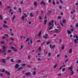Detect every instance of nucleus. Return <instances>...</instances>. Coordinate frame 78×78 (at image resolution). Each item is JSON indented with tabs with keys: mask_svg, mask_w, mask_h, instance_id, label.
Wrapping results in <instances>:
<instances>
[{
	"mask_svg": "<svg viewBox=\"0 0 78 78\" xmlns=\"http://www.w3.org/2000/svg\"><path fill=\"white\" fill-rule=\"evenodd\" d=\"M45 36H43V37L45 39H48V35L47 34H45Z\"/></svg>",
	"mask_w": 78,
	"mask_h": 78,
	"instance_id": "f257e3e1",
	"label": "nucleus"
},
{
	"mask_svg": "<svg viewBox=\"0 0 78 78\" xmlns=\"http://www.w3.org/2000/svg\"><path fill=\"white\" fill-rule=\"evenodd\" d=\"M40 3H41V4H42V5H44V6H45V5H46L44 1H42Z\"/></svg>",
	"mask_w": 78,
	"mask_h": 78,
	"instance_id": "f03ea898",
	"label": "nucleus"
},
{
	"mask_svg": "<svg viewBox=\"0 0 78 78\" xmlns=\"http://www.w3.org/2000/svg\"><path fill=\"white\" fill-rule=\"evenodd\" d=\"M30 75L31 73L30 72H28L25 74V75H26V76H27L28 75Z\"/></svg>",
	"mask_w": 78,
	"mask_h": 78,
	"instance_id": "7ed1b4c3",
	"label": "nucleus"
},
{
	"mask_svg": "<svg viewBox=\"0 0 78 78\" xmlns=\"http://www.w3.org/2000/svg\"><path fill=\"white\" fill-rule=\"evenodd\" d=\"M19 66L18 64H16L14 66L16 68H19Z\"/></svg>",
	"mask_w": 78,
	"mask_h": 78,
	"instance_id": "20e7f679",
	"label": "nucleus"
},
{
	"mask_svg": "<svg viewBox=\"0 0 78 78\" xmlns=\"http://www.w3.org/2000/svg\"><path fill=\"white\" fill-rule=\"evenodd\" d=\"M22 69H23V67H20L17 69V71H19V70H22Z\"/></svg>",
	"mask_w": 78,
	"mask_h": 78,
	"instance_id": "39448f33",
	"label": "nucleus"
},
{
	"mask_svg": "<svg viewBox=\"0 0 78 78\" xmlns=\"http://www.w3.org/2000/svg\"><path fill=\"white\" fill-rule=\"evenodd\" d=\"M74 43L76 44L78 42V39H74Z\"/></svg>",
	"mask_w": 78,
	"mask_h": 78,
	"instance_id": "423d86ee",
	"label": "nucleus"
},
{
	"mask_svg": "<svg viewBox=\"0 0 78 78\" xmlns=\"http://www.w3.org/2000/svg\"><path fill=\"white\" fill-rule=\"evenodd\" d=\"M67 32L68 34H71V33H72V32L69 30H67Z\"/></svg>",
	"mask_w": 78,
	"mask_h": 78,
	"instance_id": "0eeeda50",
	"label": "nucleus"
},
{
	"mask_svg": "<svg viewBox=\"0 0 78 78\" xmlns=\"http://www.w3.org/2000/svg\"><path fill=\"white\" fill-rule=\"evenodd\" d=\"M69 69L70 70H72V69H73V67H72V66H71L69 67Z\"/></svg>",
	"mask_w": 78,
	"mask_h": 78,
	"instance_id": "6e6552de",
	"label": "nucleus"
},
{
	"mask_svg": "<svg viewBox=\"0 0 78 78\" xmlns=\"http://www.w3.org/2000/svg\"><path fill=\"white\" fill-rule=\"evenodd\" d=\"M42 33V32L41 31H40L39 33L38 34V36H39V37H40L41 36V33Z\"/></svg>",
	"mask_w": 78,
	"mask_h": 78,
	"instance_id": "1a4fd4ad",
	"label": "nucleus"
},
{
	"mask_svg": "<svg viewBox=\"0 0 78 78\" xmlns=\"http://www.w3.org/2000/svg\"><path fill=\"white\" fill-rule=\"evenodd\" d=\"M3 27L4 28H5H5H8V26H7V25H5V24H3Z\"/></svg>",
	"mask_w": 78,
	"mask_h": 78,
	"instance_id": "9d476101",
	"label": "nucleus"
},
{
	"mask_svg": "<svg viewBox=\"0 0 78 78\" xmlns=\"http://www.w3.org/2000/svg\"><path fill=\"white\" fill-rule=\"evenodd\" d=\"M44 24L46 25L47 23V20H45L44 21Z\"/></svg>",
	"mask_w": 78,
	"mask_h": 78,
	"instance_id": "9b49d317",
	"label": "nucleus"
},
{
	"mask_svg": "<svg viewBox=\"0 0 78 78\" xmlns=\"http://www.w3.org/2000/svg\"><path fill=\"white\" fill-rule=\"evenodd\" d=\"M22 20H25V17L24 16H22L21 17Z\"/></svg>",
	"mask_w": 78,
	"mask_h": 78,
	"instance_id": "f8f14e48",
	"label": "nucleus"
},
{
	"mask_svg": "<svg viewBox=\"0 0 78 78\" xmlns=\"http://www.w3.org/2000/svg\"><path fill=\"white\" fill-rule=\"evenodd\" d=\"M62 21L63 23H64V24L66 23V20H63Z\"/></svg>",
	"mask_w": 78,
	"mask_h": 78,
	"instance_id": "ddd939ff",
	"label": "nucleus"
},
{
	"mask_svg": "<svg viewBox=\"0 0 78 78\" xmlns=\"http://www.w3.org/2000/svg\"><path fill=\"white\" fill-rule=\"evenodd\" d=\"M72 49H70L69 51V53H72Z\"/></svg>",
	"mask_w": 78,
	"mask_h": 78,
	"instance_id": "4468645a",
	"label": "nucleus"
},
{
	"mask_svg": "<svg viewBox=\"0 0 78 78\" xmlns=\"http://www.w3.org/2000/svg\"><path fill=\"white\" fill-rule=\"evenodd\" d=\"M71 75H73L74 73L73 72V70H71Z\"/></svg>",
	"mask_w": 78,
	"mask_h": 78,
	"instance_id": "2eb2a0df",
	"label": "nucleus"
},
{
	"mask_svg": "<svg viewBox=\"0 0 78 78\" xmlns=\"http://www.w3.org/2000/svg\"><path fill=\"white\" fill-rule=\"evenodd\" d=\"M6 60L5 59H2V62L3 63H6V62H5Z\"/></svg>",
	"mask_w": 78,
	"mask_h": 78,
	"instance_id": "dca6fc26",
	"label": "nucleus"
},
{
	"mask_svg": "<svg viewBox=\"0 0 78 78\" xmlns=\"http://www.w3.org/2000/svg\"><path fill=\"white\" fill-rule=\"evenodd\" d=\"M7 53H11V50H7Z\"/></svg>",
	"mask_w": 78,
	"mask_h": 78,
	"instance_id": "f3484780",
	"label": "nucleus"
},
{
	"mask_svg": "<svg viewBox=\"0 0 78 78\" xmlns=\"http://www.w3.org/2000/svg\"><path fill=\"white\" fill-rule=\"evenodd\" d=\"M6 51V50L5 49H3L2 52H1L0 53H4V52H5Z\"/></svg>",
	"mask_w": 78,
	"mask_h": 78,
	"instance_id": "a211bd4d",
	"label": "nucleus"
},
{
	"mask_svg": "<svg viewBox=\"0 0 78 78\" xmlns=\"http://www.w3.org/2000/svg\"><path fill=\"white\" fill-rule=\"evenodd\" d=\"M30 15L31 17H34V15H33V14H32V13H30Z\"/></svg>",
	"mask_w": 78,
	"mask_h": 78,
	"instance_id": "6ab92c4d",
	"label": "nucleus"
},
{
	"mask_svg": "<svg viewBox=\"0 0 78 78\" xmlns=\"http://www.w3.org/2000/svg\"><path fill=\"white\" fill-rule=\"evenodd\" d=\"M51 23L50 22L49 23L48 25V27H49V26H51Z\"/></svg>",
	"mask_w": 78,
	"mask_h": 78,
	"instance_id": "aec40b11",
	"label": "nucleus"
},
{
	"mask_svg": "<svg viewBox=\"0 0 78 78\" xmlns=\"http://www.w3.org/2000/svg\"><path fill=\"white\" fill-rule=\"evenodd\" d=\"M21 66H22L23 67H24L26 66V64H23L21 65Z\"/></svg>",
	"mask_w": 78,
	"mask_h": 78,
	"instance_id": "412c9836",
	"label": "nucleus"
},
{
	"mask_svg": "<svg viewBox=\"0 0 78 78\" xmlns=\"http://www.w3.org/2000/svg\"><path fill=\"white\" fill-rule=\"evenodd\" d=\"M56 46L55 45H53L51 48V49L52 48H54V47H55Z\"/></svg>",
	"mask_w": 78,
	"mask_h": 78,
	"instance_id": "4be33fe9",
	"label": "nucleus"
},
{
	"mask_svg": "<svg viewBox=\"0 0 78 78\" xmlns=\"http://www.w3.org/2000/svg\"><path fill=\"white\" fill-rule=\"evenodd\" d=\"M19 12H22V11H21V8H19Z\"/></svg>",
	"mask_w": 78,
	"mask_h": 78,
	"instance_id": "5701e85b",
	"label": "nucleus"
},
{
	"mask_svg": "<svg viewBox=\"0 0 78 78\" xmlns=\"http://www.w3.org/2000/svg\"><path fill=\"white\" fill-rule=\"evenodd\" d=\"M52 4H53V5H54V6H55L56 5H55V2L54 1H53Z\"/></svg>",
	"mask_w": 78,
	"mask_h": 78,
	"instance_id": "b1692460",
	"label": "nucleus"
},
{
	"mask_svg": "<svg viewBox=\"0 0 78 78\" xmlns=\"http://www.w3.org/2000/svg\"><path fill=\"white\" fill-rule=\"evenodd\" d=\"M4 35L6 36V37H9V36H8V35L7 34H5Z\"/></svg>",
	"mask_w": 78,
	"mask_h": 78,
	"instance_id": "393cba45",
	"label": "nucleus"
},
{
	"mask_svg": "<svg viewBox=\"0 0 78 78\" xmlns=\"http://www.w3.org/2000/svg\"><path fill=\"white\" fill-rule=\"evenodd\" d=\"M3 48V49H6V47L5 46H3L2 47Z\"/></svg>",
	"mask_w": 78,
	"mask_h": 78,
	"instance_id": "a878e982",
	"label": "nucleus"
},
{
	"mask_svg": "<svg viewBox=\"0 0 78 78\" xmlns=\"http://www.w3.org/2000/svg\"><path fill=\"white\" fill-rule=\"evenodd\" d=\"M75 37H76V39H78V36L77 35H76V34L75 35Z\"/></svg>",
	"mask_w": 78,
	"mask_h": 78,
	"instance_id": "bb28decb",
	"label": "nucleus"
},
{
	"mask_svg": "<svg viewBox=\"0 0 78 78\" xmlns=\"http://www.w3.org/2000/svg\"><path fill=\"white\" fill-rule=\"evenodd\" d=\"M34 4L35 6H37V3H36V2H34Z\"/></svg>",
	"mask_w": 78,
	"mask_h": 78,
	"instance_id": "cd10ccee",
	"label": "nucleus"
},
{
	"mask_svg": "<svg viewBox=\"0 0 78 78\" xmlns=\"http://www.w3.org/2000/svg\"><path fill=\"white\" fill-rule=\"evenodd\" d=\"M0 43L2 44H5V43L3 41H1Z\"/></svg>",
	"mask_w": 78,
	"mask_h": 78,
	"instance_id": "c85d7f7f",
	"label": "nucleus"
},
{
	"mask_svg": "<svg viewBox=\"0 0 78 78\" xmlns=\"http://www.w3.org/2000/svg\"><path fill=\"white\" fill-rule=\"evenodd\" d=\"M64 48V46L63 45L61 48L62 50H63Z\"/></svg>",
	"mask_w": 78,
	"mask_h": 78,
	"instance_id": "c756f323",
	"label": "nucleus"
},
{
	"mask_svg": "<svg viewBox=\"0 0 78 78\" xmlns=\"http://www.w3.org/2000/svg\"><path fill=\"white\" fill-rule=\"evenodd\" d=\"M76 28H78V23H76Z\"/></svg>",
	"mask_w": 78,
	"mask_h": 78,
	"instance_id": "7c9ffc66",
	"label": "nucleus"
},
{
	"mask_svg": "<svg viewBox=\"0 0 78 78\" xmlns=\"http://www.w3.org/2000/svg\"><path fill=\"white\" fill-rule=\"evenodd\" d=\"M0 18L1 20H2V15H0Z\"/></svg>",
	"mask_w": 78,
	"mask_h": 78,
	"instance_id": "2f4dec72",
	"label": "nucleus"
},
{
	"mask_svg": "<svg viewBox=\"0 0 78 78\" xmlns=\"http://www.w3.org/2000/svg\"><path fill=\"white\" fill-rule=\"evenodd\" d=\"M30 44H33V41H32V40H31V39H30Z\"/></svg>",
	"mask_w": 78,
	"mask_h": 78,
	"instance_id": "473e14b6",
	"label": "nucleus"
},
{
	"mask_svg": "<svg viewBox=\"0 0 78 78\" xmlns=\"http://www.w3.org/2000/svg\"><path fill=\"white\" fill-rule=\"evenodd\" d=\"M57 66V65H55L54 66V68L55 69L56 66Z\"/></svg>",
	"mask_w": 78,
	"mask_h": 78,
	"instance_id": "72a5a7b5",
	"label": "nucleus"
},
{
	"mask_svg": "<svg viewBox=\"0 0 78 78\" xmlns=\"http://www.w3.org/2000/svg\"><path fill=\"white\" fill-rule=\"evenodd\" d=\"M33 73L34 74V75H36V72L35 71H34L33 72Z\"/></svg>",
	"mask_w": 78,
	"mask_h": 78,
	"instance_id": "f704fd0d",
	"label": "nucleus"
},
{
	"mask_svg": "<svg viewBox=\"0 0 78 78\" xmlns=\"http://www.w3.org/2000/svg\"><path fill=\"white\" fill-rule=\"evenodd\" d=\"M13 50V51H17V49H16V48H15Z\"/></svg>",
	"mask_w": 78,
	"mask_h": 78,
	"instance_id": "c9c22d12",
	"label": "nucleus"
},
{
	"mask_svg": "<svg viewBox=\"0 0 78 78\" xmlns=\"http://www.w3.org/2000/svg\"><path fill=\"white\" fill-rule=\"evenodd\" d=\"M48 13H51V12H52V11H51V10H48Z\"/></svg>",
	"mask_w": 78,
	"mask_h": 78,
	"instance_id": "e433bc0d",
	"label": "nucleus"
},
{
	"mask_svg": "<svg viewBox=\"0 0 78 78\" xmlns=\"http://www.w3.org/2000/svg\"><path fill=\"white\" fill-rule=\"evenodd\" d=\"M60 2H61V4L63 3V2L62 0H60Z\"/></svg>",
	"mask_w": 78,
	"mask_h": 78,
	"instance_id": "4c0bfd02",
	"label": "nucleus"
},
{
	"mask_svg": "<svg viewBox=\"0 0 78 78\" xmlns=\"http://www.w3.org/2000/svg\"><path fill=\"white\" fill-rule=\"evenodd\" d=\"M53 29V28H52V27H50L49 28V30H51Z\"/></svg>",
	"mask_w": 78,
	"mask_h": 78,
	"instance_id": "58836bf2",
	"label": "nucleus"
},
{
	"mask_svg": "<svg viewBox=\"0 0 78 78\" xmlns=\"http://www.w3.org/2000/svg\"><path fill=\"white\" fill-rule=\"evenodd\" d=\"M66 70V69L65 68H63L62 69V72H64V71L65 70Z\"/></svg>",
	"mask_w": 78,
	"mask_h": 78,
	"instance_id": "ea45409f",
	"label": "nucleus"
},
{
	"mask_svg": "<svg viewBox=\"0 0 78 78\" xmlns=\"http://www.w3.org/2000/svg\"><path fill=\"white\" fill-rule=\"evenodd\" d=\"M4 23H5V24H6L7 22H6V21L5 20L4 22Z\"/></svg>",
	"mask_w": 78,
	"mask_h": 78,
	"instance_id": "a19ab883",
	"label": "nucleus"
},
{
	"mask_svg": "<svg viewBox=\"0 0 78 78\" xmlns=\"http://www.w3.org/2000/svg\"><path fill=\"white\" fill-rule=\"evenodd\" d=\"M7 74L8 75H10V73H9V72H7Z\"/></svg>",
	"mask_w": 78,
	"mask_h": 78,
	"instance_id": "79ce46f5",
	"label": "nucleus"
},
{
	"mask_svg": "<svg viewBox=\"0 0 78 78\" xmlns=\"http://www.w3.org/2000/svg\"><path fill=\"white\" fill-rule=\"evenodd\" d=\"M23 47V46H21V48H20V50H22V48Z\"/></svg>",
	"mask_w": 78,
	"mask_h": 78,
	"instance_id": "37998d69",
	"label": "nucleus"
},
{
	"mask_svg": "<svg viewBox=\"0 0 78 78\" xmlns=\"http://www.w3.org/2000/svg\"><path fill=\"white\" fill-rule=\"evenodd\" d=\"M5 72V70L4 69H3L2 70V72L3 73V72Z\"/></svg>",
	"mask_w": 78,
	"mask_h": 78,
	"instance_id": "c03bdc74",
	"label": "nucleus"
},
{
	"mask_svg": "<svg viewBox=\"0 0 78 78\" xmlns=\"http://www.w3.org/2000/svg\"><path fill=\"white\" fill-rule=\"evenodd\" d=\"M60 24H61V25L62 26V27H64V26L63 25V24L62 23L60 22Z\"/></svg>",
	"mask_w": 78,
	"mask_h": 78,
	"instance_id": "a18cd8bd",
	"label": "nucleus"
},
{
	"mask_svg": "<svg viewBox=\"0 0 78 78\" xmlns=\"http://www.w3.org/2000/svg\"><path fill=\"white\" fill-rule=\"evenodd\" d=\"M71 31H74V29H72L70 30Z\"/></svg>",
	"mask_w": 78,
	"mask_h": 78,
	"instance_id": "49530a36",
	"label": "nucleus"
},
{
	"mask_svg": "<svg viewBox=\"0 0 78 78\" xmlns=\"http://www.w3.org/2000/svg\"><path fill=\"white\" fill-rule=\"evenodd\" d=\"M68 61V59H66V60H65V62H67Z\"/></svg>",
	"mask_w": 78,
	"mask_h": 78,
	"instance_id": "de8ad7c7",
	"label": "nucleus"
},
{
	"mask_svg": "<svg viewBox=\"0 0 78 78\" xmlns=\"http://www.w3.org/2000/svg\"><path fill=\"white\" fill-rule=\"evenodd\" d=\"M10 58H11V57H7V59H10Z\"/></svg>",
	"mask_w": 78,
	"mask_h": 78,
	"instance_id": "09e8293b",
	"label": "nucleus"
},
{
	"mask_svg": "<svg viewBox=\"0 0 78 78\" xmlns=\"http://www.w3.org/2000/svg\"><path fill=\"white\" fill-rule=\"evenodd\" d=\"M13 9H14V10H16L17 9V8H16V7H14Z\"/></svg>",
	"mask_w": 78,
	"mask_h": 78,
	"instance_id": "8fccbe9b",
	"label": "nucleus"
},
{
	"mask_svg": "<svg viewBox=\"0 0 78 78\" xmlns=\"http://www.w3.org/2000/svg\"><path fill=\"white\" fill-rule=\"evenodd\" d=\"M48 55L49 56H51V54L49 52L48 53Z\"/></svg>",
	"mask_w": 78,
	"mask_h": 78,
	"instance_id": "3c124183",
	"label": "nucleus"
},
{
	"mask_svg": "<svg viewBox=\"0 0 78 78\" xmlns=\"http://www.w3.org/2000/svg\"><path fill=\"white\" fill-rule=\"evenodd\" d=\"M56 3L57 5H58V4H59V2L57 1L56 2Z\"/></svg>",
	"mask_w": 78,
	"mask_h": 78,
	"instance_id": "603ef678",
	"label": "nucleus"
},
{
	"mask_svg": "<svg viewBox=\"0 0 78 78\" xmlns=\"http://www.w3.org/2000/svg\"><path fill=\"white\" fill-rule=\"evenodd\" d=\"M55 33H59V32L58 31V30H56V31H55Z\"/></svg>",
	"mask_w": 78,
	"mask_h": 78,
	"instance_id": "864d4df0",
	"label": "nucleus"
},
{
	"mask_svg": "<svg viewBox=\"0 0 78 78\" xmlns=\"http://www.w3.org/2000/svg\"><path fill=\"white\" fill-rule=\"evenodd\" d=\"M44 19H47V16L45 15Z\"/></svg>",
	"mask_w": 78,
	"mask_h": 78,
	"instance_id": "5fc2aeb1",
	"label": "nucleus"
},
{
	"mask_svg": "<svg viewBox=\"0 0 78 78\" xmlns=\"http://www.w3.org/2000/svg\"><path fill=\"white\" fill-rule=\"evenodd\" d=\"M11 48H12V49H14L15 48L13 46L11 47Z\"/></svg>",
	"mask_w": 78,
	"mask_h": 78,
	"instance_id": "6e6d98bb",
	"label": "nucleus"
},
{
	"mask_svg": "<svg viewBox=\"0 0 78 78\" xmlns=\"http://www.w3.org/2000/svg\"><path fill=\"white\" fill-rule=\"evenodd\" d=\"M5 37H6L4 36L2 37V39H5Z\"/></svg>",
	"mask_w": 78,
	"mask_h": 78,
	"instance_id": "4d7b16f0",
	"label": "nucleus"
},
{
	"mask_svg": "<svg viewBox=\"0 0 78 78\" xmlns=\"http://www.w3.org/2000/svg\"><path fill=\"white\" fill-rule=\"evenodd\" d=\"M39 18L40 20H41V19H42V17H41V16H39Z\"/></svg>",
	"mask_w": 78,
	"mask_h": 78,
	"instance_id": "13d9d810",
	"label": "nucleus"
},
{
	"mask_svg": "<svg viewBox=\"0 0 78 78\" xmlns=\"http://www.w3.org/2000/svg\"><path fill=\"white\" fill-rule=\"evenodd\" d=\"M18 62H21V60H19L18 61Z\"/></svg>",
	"mask_w": 78,
	"mask_h": 78,
	"instance_id": "bf43d9fd",
	"label": "nucleus"
},
{
	"mask_svg": "<svg viewBox=\"0 0 78 78\" xmlns=\"http://www.w3.org/2000/svg\"><path fill=\"white\" fill-rule=\"evenodd\" d=\"M11 62H13V61H14V60L13 59H11Z\"/></svg>",
	"mask_w": 78,
	"mask_h": 78,
	"instance_id": "052dcab7",
	"label": "nucleus"
},
{
	"mask_svg": "<svg viewBox=\"0 0 78 78\" xmlns=\"http://www.w3.org/2000/svg\"><path fill=\"white\" fill-rule=\"evenodd\" d=\"M27 67H28V68H30L31 67V66L29 65L27 66Z\"/></svg>",
	"mask_w": 78,
	"mask_h": 78,
	"instance_id": "680f3d73",
	"label": "nucleus"
},
{
	"mask_svg": "<svg viewBox=\"0 0 78 78\" xmlns=\"http://www.w3.org/2000/svg\"><path fill=\"white\" fill-rule=\"evenodd\" d=\"M58 76H61V74L60 73H59L58 74Z\"/></svg>",
	"mask_w": 78,
	"mask_h": 78,
	"instance_id": "e2e57ef3",
	"label": "nucleus"
},
{
	"mask_svg": "<svg viewBox=\"0 0 78 78\" xmlns=\"http://www.w3.org/2000/svg\"><path fill=\"white\" fill-rule=\"evenodd\" d=\"M0 75H1V76H0L1 77H2V76H3V74L1 73Z\"/></svg>",
	"mask_w": 78,
	"mask_h": 78,
	"instance_id": "0e129e2a",
	"label": "nucleus"
},
{
	"mask_svg": "<svg viewBox=\"0 0 78 78\" xmlns=\"http://www.w3.org/2000/svg\"><path fill=\"white\" fill-rule=\"evenodd\" d=\"M11 11H12V9H10V11H9V13H10L11 12Z\"/></svg>",
	"mask_w": 78,
	"mask_h": 78,
	"instance_id": "69168bd1",
	"label": "nucleus"
},
{
	"mask_svg": "<svg viewBox=\"0 0 78 78\" xmlns=\"http://www.w3.org/2000/svg\"><path fill=\"white\" fill-rule=\"evenodd\" d=\"M57 58H58V57H59V54H58L57 55Z\"/></svg>",
	"mask_w": 78,
	"mask_h": 78,
	"instance_id": "338daca9",
	"label": "nucleus"
},
{
	"mask_svg": "<svg viewBox=\"0 0 78 78\" xmlns=\"http://www.w3.org/2000/svg\"><path fill=\"white\" fill-rule=\"evenodd\" d=\"M76 5L77 6H78V2H77L76 3Z\"/></svg>",
	"mask_w": 78,
	"mask_h": 78,
	"instance_id": "774afa93",
	"label": "nucleus"
}]
</instances>
